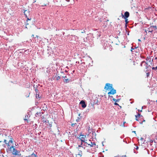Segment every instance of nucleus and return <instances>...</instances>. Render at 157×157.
Masks as SVG:
<instances>
[{"mask_svg":"<svg viewBox=\"0 0 157 157\" xmlns=\"http://www.w3.org/2000/svg\"><path fill=\"white\" fill-rule=\"evenodd\" d=\"M8 139H9V141H8L7 140L5 139L4 140V142L7 146V147L10 149V147L12 146L13 139L11 136H8Z\"/></svg>","mask_w":157,"mask_h":157,"instance_id":"obj_1","label":"nucleus"},{"mask_svg":"<svg viewBox=\"0 0 157 157\" xmlns=\"http://www.w3.org/2000/svg\"><path fill=\"white\" fill-rule=\"evenodd\" d=\"M141 67H143L145 69H147L149 68V67H151V66L150 64H148L144 61H142L140 64Z\"/></svg>","mask_w":157,"mask_h":157,"instance_id":"obj_2","label":"nucleus"},{"mask_svg":"<svg viewBox=\"0 0 157 157\" xmlns=\"http://www.w3.org/2000/svg\"><path fill=\"white\" fill-rule=\"evenodd\" d=\"M146 60V63L148 65L150 64L151 66L154 65V64L152 63L153 59H152L150 56L147 57Z\"/></svg>","mask_w":157,"mask_h":157,"instance_id":"obj_3","label":"nucleus"},{"mask_svg":"<svg viewBox=\"0 0 157 157\" xmlns=\"http://www.w3.org/2000/svg\"><path fill=\"white\" fill-rule=\"evenodd\" d=\"M113 88L112 84L107 83L105 84L104 89L107 91H109L110 90Z\"/></svg>","mask_w":157,"mask_h":157,"instance_id":"obj_4","label":"nucleus"},{"mask_svg":"<svg viewBox=\"0 0 157 157\" xmlns=\"http://www.w3.org/2000/svg\"><path fill=\"white\" fill-rule=\"evenodd\" d=\"M110 91L108 93V96L109 97H113L112 96H111V95H113L114 94L116 93V90L114 89V88H113L110 90Z\"/></svg>","mask_w":157,"mask_h":157,"instance_id":"obj_5","label":"nucleus"},{"mask_svg":"<svg viewBox=\"0 0 157 157\" xmlns=\"http://www.w3.org/2000/svg\"><path fill=\"white\" fill-rule=\"evenodd\" d=\"M78 147H79L78 148V150L79 152H78V153L77 154V155L79 156L80 157H81L82 155V150H83L84 149V148L83 147L80 145H79Z\"/></svg>","mask_w":157,"mask_h":157,"instance_id":"obj_6","label":"nucleus"},{"mask_svg":"<svg viewBox=\"0 0 157 157\" xmlns=\"http://www.w3.org/2000/svg\"><path fill=\"white\" fill-rule=\"evenodd\" d=\"M86 143L88 145H90V147H95L96 146V144L95 142H90V140H89L88 142H86Z\"/></svg>","mask_w":157,"mask_h":157,"instance_id":"obj_7","label":"nucleus"},{"mask_svg":"<svg viewBox=\"0 0 157 157\" xmlns=\"http://www.w3.org/2000/svg\"><path fill=\"white\" fill-rule=\"evenodd\" d=\"M86 137V136L83 135H81L79 136V138H80V141H81V144H82V142L84 143L85 142V139Z\"/></svg>","mask_w":157,"mask_h":157,"instance_id":"obj_8","label":"nucleus"},{"mask_svg":"<svg viewBox=\"0 0 157 157\" xmlns=\"http://www.w3.org/2000/svg\"><path fill=\"white\" fill-rule=\"evenodd\" d=\"M121 15L122 17H123L124 18H127L129 17V13L128 12L126 11L125 12L124 15L122 13H121Z\"/></svg>","mask_w":157,"mask_h":157,"instance_id":"obj_9","label":"nucleus"},{"mask_svg":"<svg viewBox=\"0 0 157 157\" xmlns=\"http://www.w3.org/2000/svg\"><path fill=\"white\" fill-rule=\"evenodd\" d=\"M62 78H64L63 81L65 83H69L70 81V79L67 78L66 76H62Z\"/></svg>","mask_w":157,"mask_h":157,"instance_id":"obj_10","label":"nucleus"},{"mask_svg":"<svg viewBox=\"0 0 157 157\" xmlns=\"http://www.w3.org/2000/svg\"><path fill=\"white\" fill-rule=\"evenodd\" d=\"M12 148L13 149V155H17V151L16 150V149L15 148H14L13 146H11L10 147V150H11Z\"/></svg>","mask_w":157,"mask_h":157,"instance_id":"obj_11","label":"nucleus"},{"mask_svg":"<svg viewBox=\"0 0 157 157\" xmlns=\"http://www.w3.org/2000/svg\"><path fill=\"white\" fill-rule=\"evenodd\" d=\"M24 13L26 17H27L29 15V11L28 10H25V11Z\"/></svg>","mask_w":157,"mask_h":157,"instance_id":"obj_12","label":"nucleus"},{"mask_svg":"<svg viewBox=\"0 0 157 157\" xmlns=\"http://www.w3.org/2000/svg\"><path fill=\"white\" fill-rule=\"evenodd\" d=\"M152 26H151V27L149 28L147 30H145V32H147V31H148V33H152L153 31V30H152Z\"/></svg>","mask_w":157,"mask_h":157,"instance_id":"obj_13","label":"nucleus"},{"mask_svg":"<svg viewBox=\"0 0 157 157\" xmlns=\"http://www.w3.org/2000/svg\"><path fill=\"white\" fill-rule=\"evenodd\" d=\"M80 103L82 105V107L84 108L86 107V105L85 102L84 101H82L80 102Z\"/></svg>","mask_w":157,"mask_h":157,"instance_id":"obj_14","label":"nucleus"},{"mask_svg":"<svg viewBox=\"0 0 157 157\" xmlns=\"http://www.w3.org/2000/svg\"><path fill=\"white\" fill-rule=\"evenodd\" d=\"M30 115L28 113H27V114H26V115L25 116V118L24 119V120L25 121H28V119H29V117H30Z\"/></svg>","mask_w":157,"mask_h":157,"instance_id":"obj_15","label":"nucleus"},{"mask_svg":"<svg viewBox=\"0 0 157 157\" xmlns=\"http://www.w3.org/2000/svg\"><path fill=\"white\" fill-rule=\"evenodd\" d=\"M36 154H34V153H32L31 155H29L27 157H37Z\"/></svg>","mask_w":157,"mask_h":157,"instance_id":"obj_16","label":"nucleus"},{"mask_svg":"<svg viewBox=\"0 0 157 157\" xmlns=\"http://www.w3.org/2000/svg\"><path fill=\"white\" fill-rule=\"evenodd\" d=\"M60 78V77L59 76H58L57 75H56V76H55L53 79H55L57 80H58Z\"/></svg>","mask_w":157,"mask_h":157,"instance_id":"obj_17","label":"nucleus"},{"mask_svg":"<svg viewBox=\"0 0 157 157\" xmlns=\"http://www.w3.org/2000/svg\"><path fill=\"white\" fill-rule=\"evenodd\" d=\"M140 114L138 113V114L135 116L136 117V120L137 121H138V119L140 117Z\"/></svg>","mask_w":157,"mask_h":157,"instance_id":"obj_18","label":"nucleus"},{"mask_svg":"<svg viewBox=\"0 0 157 157\" xmlns=\"http://www.w3.org/2000/svg\"><path fill=\"white\" fill-rule=\"evenodd\" d=\"M42 121L43 123H46V118L43 117L42 119Z\"/></svg>","mask_w":157,"mask_h":157,"instance_id":"obj_19","label":"nucleus"},{"mask_svg":"<svg viewBox=\"0 0 157 157\" xmlns=\"http://www.w3.org/2000/svg\"><path fill=\"white\" fill-rule=\"evenodd\" d=\"M40 112H37L36 114V116L37 117L40 114Z\"/></svg>","mask_w":157,"mask_h":157,"instance_id":"obj_20","label":"nucleus"},{"mask_svg":"<svg viewBox=\"0 0 157 157\" xmlns=\"http://www.w3.org/2000/svg\"><path fill=\"white\" fill-rule=\"evenodd\" d=\"M36 98L37 99H40V97L39 96V95L38 94H36Z\"/></svg>","mask_w":157,"mask_h":157,"instance_id":"obj_21","label":"nucleus"},{"mask_svg":"<svg viewBox=\"0 0 157 157\" xmlns=\"http://www.w3.org/2000/svg\"><path fill=\"white\" fill-rule=\"evenodd\" d=\"M152 70H157V66L156 67H153L152 68Z\"/></svg>","mask_w":157,"mask_h":157,"instance_id":"obj_22","label":"nucleus"},{"mask_svg":"<svg viewBox=\"0 0 157 157\" xmlns=\"http://www.w3.org/2000/svg\"><path fill=\"white\" fill-rule=\"evenodd\" d=\"M125 19V22L126 24H128V19H127V18H124Z\"/></svg>","mask_w":157,"mask_h":157,"instance_id":"obj_23","label":"nucleus"},{"mask_svg":"<svg viewBox=\"0 0 157 157\" xmlns=\"http://www.w3.org/2000/svg\"><path fill=\"white\" fill-rule=\"evenodd\" d=\"M152 28H154L155 29H157V26H156L152 25Z\"/></svg>","mask_w":157,"mask_h":157,"instance_id":"obj_24","label":"nucleus"},{"mask_svg":"<svg viewBox=\"0 0 157 157\" xmlns=\"http://www.w3.org/2000/svg\"><path fill=\"white\" fill-rule=\"evenodd\" d=\"M150 73L149 72L147 73H146L147 76V77H148L149 76Z\"/></svg>","mask_w":157,"mask_h":157,"instance_id":"obj_25","label":"nucleus"},{"mask_svg":"<svg viewBox=\"0 0 157 157\" xmlns=\"http://www.w3.org/2000/svg\"><path fill=\"white\" fill-rule=\"evenodd\" d=\"M76 124V123H73L71 124V125L73 127Z\"/></svg>","mask_w":157,"mask_h":157,"instance_id":"obj_26","label":"nucleus"},{"mask_svg":"<svg viewBox=\"0 0 157 157\" xmlns=\"http://www.w3.org/2000/svg\"><path fill=\"white\" fill-rule=\"evenodd\" d=\"M47 6V4H44V3L42 5V6Z\"/></svg>","mask_w":157,"mask_h":157,"instance_id":"obj_27","label":"nucleus"},{"mask_svg":"<svg viewBox=\"0 0 157 157\" xmlns=\"http://www.w3.org/2000/svg\"><path fill=\"white\" fill-rule=\"evenodd\" d=\"M35 90L36 92V94H37L38 92V90H37V89H36Z\"/></svg>","mask_w":157,"mask_h":157,"instance_id":"obj_28","label":"nucleus"},{"mask_svg":"<svg viewBox=\"0 0 157 157\" xmlns=\"http://www.w3.org/2000/svg\"><path fill=\"white\" fill-rule=\"evenodd\" d=\"M143 109V107H142V109H141V110H140V109H138V111L139 112H142V109Z\"/></svg>","mask_w":157,"mask_h":157,"instance_id":"obj_29","label":"nucleus"},{"mask_svg":"<svg viewBox=\"0 0 157 157\" xmlns=\"http://www.w3.org/2000/svg\"><path fill=\"white\" fill-rule=\"evenodd\" d=\"M81 118V117L79 118L78 117V119L76 120V121H78Z\"/></svg>","mask_w":157,"mask_h":157,"instance_id":"obj_30","label":"nucleus"},{"mask_svg":"<svg viewBox=\"0 0 157 157\" xmlns=\"http://www.w3.org/2000/svg\"><path fill=\"white\" fill-rule=\"evenodd\" d=\"M30 20V19H29V18H27V21H28V20Z\"/></svg>","mask_w":157,"mask_h":157,"instance_id":"obj_31","label":"nucleus"},{"mask_svg":"<svg viewBox=\"0 0 157 157\" xmlns=\"http://www.w3.org/2000/svg\"><path fill=\"white\" fill-rule=\"evenodd\" d=\"M27 121V123H29V119H28V121Z\"/></svg>","mask_w":157,"mask_h":157,"instance_id":"obj_32","label":"nucleus"},{"mask_svg":"<svg viewBox=\"0 0 157 157\" xmlns=\"http://www.w3.org/2000/svg\"><path fill=\"white\" fill-rule=\"evenodd\" d=\"M132 49H134V48H132V47L131 49V52H132Z\"/></svg>","mask_w":157,"mask_h":157,"instance_id":"obj_33","label":"nucleus"},{"mask_svg":"<svg viewBox=\"0 0 157 157\" xmlns=\"http://www.w3.org/2000/svg\"><path fill=\"white\" fill-rule=\"evenodd\" d=\"M74 36H75L77 38V39H78V37L77 36H75V35Z\"/></svg>","mask_w":157,"mask_h":157,"instance_id":"obj_34","label":"nucleus"},{"mask_svg":"<svg viewBox=\"0 0 157 157\" xmlns=\"http://www.w3.org/2000/svg\"><path fill=\"white\" fill-rule=\"evenodd\" d=\"M91 130H89V133H91Z\"/></svg>","mask_w":157,"mask_h":157,"instance_id":"obj_35","label":"nucleus"},{"mask_svg":"<svg viewBox=\"0 0 157 157\" xmlns=\"http://www.w3.org/2000/svg\"><path fill=\"white\" fill-rule=\"evenodd\" d=\"M115 104V105H118L117 103H115V104Z\"/></svg>","mask_w":157,"mask_h":157,"instance_id":"obj_36","label":"nucleus"},{"mask_svg":"<svg viewBox=\"0 0 157 157\" xmlns=\"http://www.w3.org/2000/svg\"><path fill=\"white\" fill-rule=\"evenodd\" d=\"M44 109H45H45H44V108H43V110H44Z\"/></svg>","mask_w":157,"mask_h":157,"instance_id":"obj_37","label":"nucleus"},{"mask_svg":"<svg viewBox=\"0 0 157 157\" xmlns=\"http://www.w3.org/2000/svg\"><path fill=\"white\" fill-rule=\"evenodd\" d=\"M29 24L28 23H27L26 24V26H27Z\"/></svg>","mask_w":157,"mask_h":157,"instance_id":"obj_38","label":"nucleus"},{"mask_svg":"<svg viewBox=\"0 0 157 157\" xmlns=\"http://www.w3.org/2000/svg\"><path fill=\"white\" fill-rule=\"evenodd\" d=\"M113 100H114V101H115L116 100L114 98H113Z\"/></svg>","mask_w":157,"mask_h":157,"instance_id":"obj_39","label":"nucleus"},{"mask_svg":"<svg viewBox=\"0 0 157 157\" xmlns=\"http://www.w3.org/2000/svg\"><path fill=\"white\" fill-rule=\"evenodd\" d=\"M155 59H157V57H155Z\"/></svg>","mask_w":157,"mask_h":157,"instance_id":"obj_40","label":"nucleus"},{"mask_svg":"<svg viewBox=\"0 0 157 157\" xmlns=\"http://www.w3.org/2000/svg\"><path fill=\"white\" fill-rule=\"evenodd\" d=\"M139 40V41H140V39H139V40Z\"/></svg>","mask_w":157,"mask_h":157,"instance_id":"obj_41","label":"nucleus"},{"mask_svg":"<svg viewBox=\"0 0 157 157\" xmlns=\"http://www.w3.org/2000/svg\"><path fill=\"white\" fill-rule=\"evenodd\" d=\"M81 33H83L84 32H82Z\"/></svg>","mask_w":157,"mask_h":157,"instance_id":"obj_42","label":"nucleus"},{"mask_svg":"<svg viewBox=\"0 0 157 157\" xmlns=\"http://www.w3.org/2000/svg\"><path fill=\"white\" fill-rule=\"evenodd\" d=\"M78 115H79V116H80V114H79Z\"/></svg>","mask_w":157,"mask_h":157,"instance_id":"obj_43","label":"nucleus"},{"mask_svg":"<svg viewBox=\"0 0 157 157\" xmlns=\"http://www.w3.org/2000/svg\"><path fill=\"white\" fill-rule=\"evenodd\" d=\"M147 32H148V31H147V32H146V33H147Z\"/></svg>","mask_w":157,"mask_h":157,"instance_id":"obj_44","label":"nucleus"},{"mask_svg":"<svg viewBox=\"0 0 157 157\" xmlns=\"http://www.w3.org/2000/svg\"><path fill=\"white\" fill-rule=\"evenodd\" d=\"M156 102H157V100H156Z\"/></svg>","mask_w":157,"mask_h":157,"instance_id":"obj_45","label":"nucleus"}]
</instances>
